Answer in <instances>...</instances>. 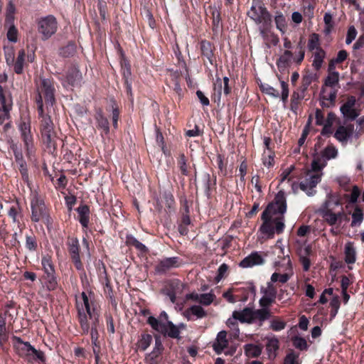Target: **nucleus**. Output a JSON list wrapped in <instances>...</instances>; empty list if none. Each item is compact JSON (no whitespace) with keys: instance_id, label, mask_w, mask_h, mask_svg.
<instances>
[{"instance_id":"393cba45","label":"nucleus","mask_w":364,"mask_h":364,"mask_svg":"<svg viewBox=\"0 0 364 364\" xmlns=\"http://www.w3.org/2000/svg\"><path fill=\"white\" fill-rule=\"evenodd\" d=\"M66 79L71 85H78L82 80V74L77 67L73 66L68 70Z\"/></svg>"},{"instance_id":"69168bd1","label":"nucleus","mask_w":364,"mask_h":364,"mask_svg":"<svg viewBox=\"0 0 364 364\" xmlns=\"http://www.w3.org/2000/svg\"><path fill=\"white\" fill-rule=\"evenodd\" d=\"M228 266L225 263L222 264L219 267V268L218 269L217 276L215 277V281L217 282H219L224 277L225 274L228 272Z\"/></svg>"},{"instance_id":"a878e982","label":"nucleus","mask_w":364,"mask_h":364,"mask_svg":"<svg viewBox=\"0 0 364 364\" xmlns=\"http://www.w3.org/2000/svg\"><path fill=\"white\" fill-rule=\"evenodd\" d=\"M200 50L202 55L206 58L210 64L213 65L214 61L213 45L209 41H202L200 42Z\"/></svg>"},{"instance_id":"c756f323","label":"nucleus","mask_w":364,"mask_h":364,"mask_svg":"<svg viewBox=\"0 0 364 364\" xmlns=\"http://www.w3.org/2000/svg\"><path fill=\"white\" fill-rule=\"evenodd\" d=\"M1 107H0V124H4L6 120L9 119L10 111L12 109V100H9V102L5 103H1Z\"/></svg>"},{"instance_id":"6e6d98bb","label":"nucleus","mask_w":364,"mask_h":364,"mask_svg":"<svg viewBox=\"0 0 364 364\" xmlns=\"http://www.w3.org/2000/svg\"><path fill=\"white\" fill-rule=\"evenodd\" d=\"M274 21L277 28L282 31L286 26V21L284 15L281 12H277Z\"/></svg>"},{"instance_id":"4d7b16f0","label":"nucleus","mask_w":364,"mask_h":364,"mask_svg":"<svg viewBox=\"0 0 364 364\" xmlns=\"http://www.w3.org/2000/svg\"><path fill=\"white\" fill-rule=\"evenodd\" d=\"M7 38L9 41L16 43L18 40V30L14 24L10 25L7 31Z\"/></svg>"},{"instance_id":"ddd939ff","label":"nucleus","mask_w":364,"mask_h":364,"mask_svg":"<svg viewBox=\"0 0 364 364\" xmlns=\"http://www.w3.org/2000/svg\"><path fill=\"white\" fill-rule=\"evenodd\" d=\"M261 292L263 294V296L259 300V306L270 309V306L276 299V289L271 283H268L266 288L261 289Z\"/></svg>"},{"instance_id":"473e14b6","label":"nucleus","mask_w":364,"mask_h":364,"mask_svg":"<svg viewBox=\"0 0 364 364\" xmlns=\"http://www.w3.org/2000/svg\"><path fill=\"white\" fill-rule=\"evenodd\" d=\"M245 353L247 356L251 358L258 357L262 353V348L255 344H246L244 346Z\"/></svg>"},{"instance_id":"ea45409f","label":"nucleus","mask_w":364,"mask_h":364,"mask_svg":"<svg viewBox=\"0 0 364 364\" xmlns=\"http://www.w3.org/2000/svg\"><path fill=\"white\" fill-rule=\"evenodd\" d=\"M339 73L336 71L330 72L325 80L326 87L333 88V87L338 84Z\"/></svg>"},{"instance_id":"338daca9","label":"nucleus","mask_w":364,"mask_h":364,"mask_svg":"<svg viewBox=\"0 0 364 364\" xmlns=\"http://www.w3.org/2000/svg\"><path fill=\"white\" fill-rule=\"evenodd\" d=\"M357 35L356 29L354 26L349 27L348 32H347V36L346 39V44L349 45L352 43L353 40H355Z\"/></svg>"},{"instance_id":"f8f14e48","label":"nucleus","mask_w":364,"mask_h":364,"mask_svg":"<svg viewBox=\"0 0 364 364\" xmlns=\"http://www.w3.org/2000/svg\"><path fill=\"white\" fill-rule=\"evenodd\" d=\"M356 99L354 96H349L346 102L341 107L340 110L346 119L354 120L360 114V110L355 109Z\"/></svg>"},{"instance_id":"5fc2aeb1","label":"nucleus","mask_w":364,"mask_h":364,"mask_svg":"<svg viewBox=\"0 0 364 364\" xmlns=\"http://www.w3.org/2000/svg\"><path fill=\"white\" fill-rule=\"evenodd\" d=\"M286 326V323L279 318H275L270 321V328L274 331L283 330Z\"/></svg>"},{"instance_id":"0e129e2a","label":"nucleus","mask_w":364,"mask_h":364,"mask_svg":"<svg viewBox=\"0 0 364 364\" xmlns=\"http://www.w3.org/2000/svg\"><path fill=\"white\" fill-rule=\"evenodd\" d=\"M111 105L112 108V122H113V127L116 129L117 128V121L119 119V110L116 105L114 100H111Z\"/></svg>"},{"instance_id":"f704fd0d","label":"nucleus","mask_w":364,"mask_h":364,"mask_svg":"<svg viewBox=\"0 0 364 364\" xmlns=\"http://www.w3.org/2000/svg\"><path fill=\"white\" fill-rule=\"evenodd\" d=\"M166 331L163 334H167L171 338H179L180 331L178 326H175L171 321L166 323Z\"/></svg>"},{"instance_id":"9b49d317","label":"nucleus","mask_w":364,"mask_h":364,"mask_svg":"<svg viewBox=\"0 0 364 364\" xmlns=\"http://www.w3.org/2000/svg\"><path fill=\"white\" fill-rule=\"evenodd\" d=\"M41 121V135L45 143L50 145L54 139L55 135L53 130V124L50 117L43 112Z\"/></svg>"},{"instance_id":"6ab92c4d","label":"nucleus","mask_w":364,"mask_h":364,"mask_svg":"<svg viewBox=\"0 0 364 364\" xmlns=\"http://www.w3.org/2000/svg\"><path fill=\"white\" fill-rule=\"evenodd\" d=\"M188 298L204 306H209L215 299V295L212 291L205 294L191 293Z\"/></svg>"},{"instance_id":"9d476101","label":"nucleus","mask_w":364,"mask_h":364,"mask_svg":"<svg viewBox=\"0 0 364 364\" xmlns=\"http://www.w3.org/2000/svg\"><path fill=\"white\" fill-rule=\"evenodd\" d=\"M322 175L323 173L307 172L305 180L299 183V188L308 196H313L314 189L321 181Z\"/></svg>"},{"instance_id":"1a4fd4ad","label":"nucleus","mask_w":364,"mask_h":364,"mask_svg":"<svg viewBox=\"0 0 364 364\" xmlns=\"http://www.w3.org/2000/svg\"><path fill=\"white\" fill-rule=\"evenodd\" d=\"M31 207L32 210L31 219L33 222H38L47 218V210L45 204L37 194L32 196Z\"/></svg>"},{"instance_id":"e2e57ef3","label":"nucleus","mask_w":364,"mask_h":364,"mask_svg":"<svg viewBox=\"0 0 364 364\" xmlns=\"http://www.w3.org/2000/svg\"><path fill=\"white\" fill-rule=\"evenodd\" d=\"M178 164L181 173L187 176L188 173V166L186 164V159L183 154H181L179 156Z\"/></svg>"},{"instance_id":"13d9d810","label":"nucleus","mask_w":364,"mask_h":364,"mask_svg":"<svg viewBox=\"0 0 364 364\" xmlns=\"http://www.w3.org/2000/svg\"><path fill=\"white\" fill-rule=\"evenodd\" d=\"M334 117V114L332 113H329L328 115V119L323 125V127L321 131V134L326 135L332 133L331 126H332V119Z\"/></svg>"},{"instance_id":"e433bc0d","label":"nucleus","mask_w":364,"mask_h":364,"mask_svg":"<svg viewBox=\"0 0 364 364\" xmlns=\"http://www.w3.org/2000/svg\"><path fill=\"white\" fill-rule=\"evenodd\" d=\"M267 351L269 357L274 358L276 357V351L279 348V341L277 338H271L268 341L266 346Z\"/></svg>"},{"instance_id":"09e8293b","label":"nucleus","mask_w":364,"mask_h":364,"mask_svg":"<svg viewBox=\"0 0 364 364\" xmlns=\"http://www.w3.org/2000/svg\"><path fill=\"white\" fill-rule=\"evenodd\" d=\"M8 337V333L6 326L5 318L0 316V346H2Z\"/></svg>"},{"instance_id":"c85d7f7f","label":"nucleus","mask_w":364,"mask_h":364,"mask_svg":"<svg viewBox=\"0 0 364 364\" xmlns=\"http://www.w3.org/2000/svg\"><path fill=\"white\" fill-rule=\"evenodd\" d=\"M78 213L79 221L80 224L84 227L87 228L89 223L90 219V208L87 205H82L77 208Z\"/></svg>"},{"instance_id":"2f4dec72","label":"nucleus","mask_w":364,"mask_h":364,"mask_svg":"<svg viewBox=\"0 0 364 364\" xmlns=\"http://www.w3.org/2000/svg\"><path fill=\"white\" fill-rule=\"evenodd\" d=\"M345 261L348 264L355 262V250L353 242H348L345 245Z\"/></svg>"},{"instance_id":"a211bd4d","label":"nucleus","mask_w":364,"mask_h":364,"mask_svg":"<svg viewBox=\"0 0 364 364\" xmlns=\"http://www.w3.org/2000/svg\"><path fill=\"white\" fill-rule=\"evenodd\" d=\"M214 95L218 93V100L220 99L222 92L225 95H228L230 92V87H229V78L224 77L223 79L217 77L214 83Z\"/></svg>"},{"instance_id":"412c9836","label":"nucleus","mask_w":364,"mask_h":364,"mask_svg":"<svg viewBox=\"0 0 364 364\" xmlns=\"http://www.w3.org/2000/svg\"><path fill=\"white\" fill-rule=\"evenodd\" d=\"M228 346L227 339V332L225 331H220L213 342V348L217 354L221 353Z\"/></svg>"},{"instance_id":"4468645a","label":"nucleus","mask_w":364,"mask_h":364,"mask_svg":"<svg viewBox=\"0 0 364 364\" xmlns=\"http://www.w3.org/2000/svg\"><path fill=\"white\" fill-rule=\"evenodd\" d=\"M179 266L180 262L178 257H166L159 262V263L155 266V271L160 274H166L171 269Z\"/></svg>"},{"instance_id":"7ed1b4c3","label":"nucleus","mask_w":364,"mask_h":364,"mask_svg":"<svg viewBox=\"0 0 364 364\" xmlns=\"http://www.w3.org/2000/svg\"><path fill=\"white\" fill-rule=\"evenodd\" d=\"M37 92L38 96L36 101L38 105V114L43 115V99L47 108L53 107L55 102V88L53 82L50 79L41 78L39 82L37 83Z\"/></svg>"},{"instance_id":"2eb2a0df","label":"nucleus","mask_w":364,"mask_h":364,"mask_svg":"<svg viewBox=\"0 0 364 364\" xmlns=\"http://www.w3.org/2000/svg\"><path fill=\"white\" fill-rule=\"evenodd\" d=\"M272 317L270 309L260 307L255 309L252 308V323H257L259 326H262L264 321L269 320Z\"/></svg>"},{"instance_id":"bf43d9fd","label":"nucleus","mask_w":364,"mask_h":364,"mask_svg":"<svg viewBox=\"0 0 364 364\" xmlns=\"http://www.w3.org/2000/svg\"><path fill=\"white\" fill-rule=\"evenodd\" d=\"M290 276L285 273V274H278L277 272H274L271 276V282H276L279 281V282L284 284L287 282V281L289 279Z\"/></svg>"},{"instance_id":"37998d69","label":"nucleus","mask_w":364,"mask_h":364,"mask_svg":"<svg viewBox=\"0 0 364 364\" xmlns=\"http://www.w3.org/2000/svg\"><path fill=\"white\" fill-rule=\"evenodd\" d=\"M41 263L47 276H52L54 274V267L49 256L43 257Z\"/></svg>"},{"instance_id":"f3484780","label":"nucleus","mask_w":364,"mask_h":364,"mask_svg":"<svg viewBox=\"0 0 364 364\" xmlns=\"http://www.w3.org/2000/svg\"><path fill=\"white\" fill-rule=\"evenodd\" d=\"M337 90L331 87H323L321 92V106L330 107L335 102Z\"/></svg>"},{"instance_id":"f257e3e1","label":"nucleus","mask_w":364,"mask_h":364,"mask_svg":"<svg viewBox=\"0 0 364 364\" xmlns=\"http://www.w3.org/2000/svg\"><path fill=\"white\" fill-rule=\"evenodd\" d=\"M287 210V200L285 193L279 191L274 198V201L269 203L262 214L263 221L259 230L262 233L267 235L269 237H273L274 234V228L272 226L273 217L277 215H284Z\"/></svg>"},{"instance_id":"49530a36","label":"nucleus","mask_w":364,"mask_h":364,"mask_svg":"<svg viewBox=\"0 0 364 364\" xmlns=\"http://www.w3.org/2000/svg\"><path fill=\"white\" fill-rule=\"evenodd\" d=\"M152 342V337L149 334H143L138 341V347L141 350H146Z\"/></svg>"},{"instance_id":"dca6fc26","label":"nucleus","mask_w":364,"mask_h":364,"mask_svg":"<svg viewBox=\"0 0 364 364\" xmlns=\"http://www.w3.org/2000/svg\"><path fill=\"white\" fill-rule=\"evenodd\" d=\"M207 316V311L200 305L191 306L185 311V316L189 321L203 318Z\"/></svg>"},{"instance_id":"de8ad7c7","label":"nucleus","mask_w":364,"mask_h":364,"mask_svg":"<svg viewBox=\"0 0 364 364\" xmlns=\"http://www.w3.org/2000/svg\"><path fill=\"white\" fill-rule=\"evenodd\" d=\"M76 52V46L73 43H69L67 46L60 49V55L65 58L73 56Z\"/></svg>"},{"instance_id":"c03bdc74","label":"nucleus","mask_w":364,"mask_h":364,"mask_svg":"<svg viewBox=\"0 0 364 364\" xmlns=\"http://www.w3.org/2000/svg\"><path fill=\"white\" fill-rule=\"evenodd\" d=\"M283 364H301L299 353L294 350L289 352L284 357Z\"/></svg>"},{"instance_id":"b1692460","label":"nucleus","mask_w":364,"mask_h":364,"mask_svg":"<svg viewBox=\"0 0 364 364\" xmlns=\"http://www.w3.org/2000/svg\"><path fill=\"white\" fill-rule=\"evenodd\" d=\"M19 129L21 131L23 140L25 143V146L27 151H29L31 147L32 146L30 125L28 123L23 122L19 124Z\"/></svg>"},{"instance_id":"680f3d73","label":"nucleus","mask_w":364,"mask_h":364,"mask_svg":"<svg viewBox=\"0 0 364 364\" xmlns=\"http://www.w3.org/2000/svg\"><path fill=\"white\" fill-rule=\"evenodd\" d=\"M26 247L30 251H34L37 248V242L34 235H27L26 240Z\"/></svg>"},{"instance_id":"603ef678","label":"nucleus","mask_w":364,"mask_h":364,"mask_svg":"<svg viewBox=\"0 0 364 364\" xmlns=\"http://www.w3.org/2000/svg\"><path fill=\"white\" fill-rule=\"evenodd\" d=\"M338 154L337 149L331 146L326 147L322 151V156L326 160H330L336 157Z\"/></svg>"},{"instance_id":"423d86ee","label":"nucleus","mask_w":364,"mask_h":364,"mask_svg":"<svg viewBox=\"0 0 364 364\" xmlns=\"http://www.w3.org/2000/svg\"><path fill=\"white\" fill-rule=\"evenodd\" d=\"M237 321L242 323H252V307H245L242 310L234 311L232 317L229 318L226 324L229 328L235 329L237 333H240L237 326Z\"/></svg>"},{"instance_id":"8fccbe9b","label":"nucleus","mask_w":364,"mask_h":364,"mask_svg":"<svg viewBox=\"0 0 364 364\" xmlns=\"http://www.w3.org/2000/svg\"><path fill=\"white\" fill-rule=\"evenodd\" d=\"M351 226L359 225L363 220V213L360 208H356L352 214Z\"/></svg>"},{"instance_id":"774afa93","label":"nucleus","mask_w":364,"mask_h":364,"mask_svg":"<svg viewBox=\"0 0 364 364\" xmlns=\"http://www.w3.org/2000/svg\"><path fill=\"white\" fill-rule=\"evenodd\" d=\"M163 199L165 201L166 205L168 208H171L174 204V199L173 195L170 192L165 191L163 193Z\"/></svg>"},{"instance_id":"39448f33","label":"nucleus","mask_w":364,"mask_h":364,"mask_svg":"<svg viewBox=\"0 0 364 364\" xmlns=\"http://www.w3.org/2000/svg\"><path fill=\"white\" fill-rule=\"evenodd\" d=\"M12 341L16 352L21 357L26 358L29 361L39 360L43 362L45 360L44 353L34 348L29 342H24L18 336H13Z\"/></svg>"},{"instance_id":"79ce46f5","label":"nucleus","mask_w":364,"mask_h":364,"mask_svg":"<svg viewBox=\"0 0 364 364\" xmlns=\"http://www.w3.org/2000/svg\"><path fill=\"white\" fill-rule=\"evenodd\" d=\"M126 243L128 245H132L135 247L137 250L141 252H146L147 249L144 245L138 241L133 235H128L126 237Z\"/></svg>"},{"instance_id":"a18cd8bd","label":"nucleus","mask_w":364,"mask_h":364,"mask_svg":"<svg viewBox=\"0 0 364 364\" xmlns=\"http://www.w3.org/2000/svg\"><path fill=\"white\" fill-rule=\"evenodd\" d=\"M68 250L71 258L79 256V242L77 238H72L68 242Z\"/></svg>"},{"instance_id":"20e7f679","label":"nucleus","mask_w":364,"mask_h":364,"mask_svg":"<svg viewBox=\"0 0 364 364\" xmlns=\"http://www.w3.org/2000/svg\"><path fill=\"white\" fill-rule=\"evenodd\" d=\"M247 16L255 23L262 25L263 28H260V33L263 36L265 35V30H268L272 26V16L267 8L262 4L256 3L252 4L247 12Z\"/></svg>"},{"instance_id":"7c9ffc66","label":"nucleus","mask_w":364,"mask_h":364,"mask_svg":"<svg viewBox=\"0 0 364 364\" xmlns=\"http://www.w3.org/2000/svg\"><path fill=\"white\" fill-rule=\"evenodd\" d=\"M326 53L323 49H318V51L313 52L312 54V66L316 70H318L323 63Z\"/></svg>"},{"instance_id":"aec40b11","label":"nucleus","mask_w":364,"mask_h":364,"mask_svg":"<svg viewBox=\"0 0 364 364\" xmlns=\"http://www.w3.org/2000/svg\"><path fill=\"white\" fill-rule=\"evenodd\" d=\"M354 126L348 124L346 126H340L335 132L334 136L341 142H346L353 135Z\"/></svg>"},{"instance_id":"052dcab7","label":"nucleus","mask_w":364,"mask_h":364,"mask_svg":"<svg viewBox=\"0 0 364 364\" xmlns=\"http://www.w3.org/2000/svg\"><path fill=\"white\" fill-rule=\"evenodd\" d=\"M261 89L263 92L266 93L267 95H269L270 96H272L274 97H279V92L274 89L273 87L269 85H261Z\"/></svg>"},{"instance_id":"a19ab883","label":"nucleus","mask_w":364,"mask_h":364,"mask_svg":"<svg viewBox=\"0 0 364 364\" xmlns=\"http://www.w3.org/2000/svg\"><path fill=\"white\" fill-rule=\"evenodd\" d=\"M293 58L292 53L289 50L284 51V54L280 56L277 60V65L279 68H286L291 62Z\"/></svg>"},{"instance_id":"c9c22d12","label":"nucleus","mask_w":364,"mask_h":364,"mask_svg":"<svg viewBox=\"0 0 364 364\" xmlns=\"http://www.w3.org/2000/svg\"><path fill=\"white\" fill-rule=\"evenodd\" d=\"M96 120L97 122L98 128L102 129L105 134H107L109 132V122L107 118H105L102 112H99L96 115Z\"/></svg>"},{"instance_id":"864d4df0","label":"nucleus","mask_w":364,"mask_h":364,"mask_svg":"<svg viewBox=\"0 0 364 364\" xmlns=\"http://www.w3.org/2000/svg\"><path fill=\"white\" fill-rule=\"evenodd\" d=\"M292 342L294 346L301 350L307 349V342L304 338L296 336L292 339Z\"/></svg>"},{"instance_id":"5701e85b","label":"nucleus","mask_w":364,"mask_h":364,"mask_svg":"<svg viewBox=\"0 0 364 364\" xmlns=\"http://www.w3.org/2000/svg\"><path fill=\"white\" fill-rule=\"evenodd\" d=\"M311 253V247L310 245H304L299 251V260L302 264L303 269L305 272L309 271L311 266V262L309 259V256Z\"/></svg>"},{"instance_id":"3c124183","label":"nucleus","mask_w":364,"mask_h":364,"mask_svg":"<svg viewBox=\"0 0 364 364\" xmlns=\"http://www.w3.org/2000/svg\"><path fill=\"white\" fill-rule=\"evenodd\" d=\"M284 218L283 215H280L279 217L274 218L272 222L275 224L274 233L280 234L283 232L284 228Z\"/></svg>"},{"instance_id":"bb28decb","label":"nucleus","mask_w":364,"mask_h":364,"mask_svg":"<svg viewBox=\"0 0 364 364\" xmlns=\"http://www.w3.org/2000/svg\"><path fill=\"white\" fill-rule=\"evenodd\" d=\"M14 155L17 164L18 165L19 171L22 175V178L25 181H28V175L27 173L26 164L23 159L22 153L17 150V149H14Z\"/></svg>"},{"instance_id":"0eeeda50","label":"nucleus","mask_w":364,"mask_h":364,"mask_svg":"<svg viewBox=\"0 0 364 364\" xmlns=\"http://www.w3.org/2000/svg\"><path fill=\"white\" fill-rule=\"evenodd\" d=\"M58 23L53 15L41 18L38 21V30L42 35V39L47 40L57 31Z\"/></svg>"},{"instance_id":"72a5a7b5","label":"nucleus","mask_w":364,"mask_h":364,"mask_svg":"<svg viewBox=\"0 0 364 364\" xmlns=\"http://www.w3.org/2000/svg\"><path fill=\"white\" fill-rule=\"evenodd\" d=\"M147 322L155 331L161 333L166 331V323L163 322L161 320L157 319L154 316H149Z\"/></svg>"},{"instance_id":"cd10ccee","label":"nucleus","mask_w":364,"mask_h":364,"mask_svg":"<svg viewBox=\"0 0 364 364\" xmlns=\"http://www.w3.org/2000/svg\"><path fill=\"white\" fill-rule=\"evenodd\" d=\"M164 350L162 342L159 336H155L154 348L152 352L149 355V358L151 360V364L156 362L157 358L161 354Z\"/></svg>"},{"instance_id":"6e6552de","label":"nucleus","mask_w":364,"mask_h":364,"mask_svg":"<svg viewBox=\"0 0 364 364\" xmlns=\"http://www.w3.org/2000/svg\"><path fill=\"white\" fill-rule=\"evenodd\" d=\"M321 213L325 221L329 225H341L343 221H348L349 218L346 213L341 209V210L334 213L331 208H328V203L326 202L325 207L321 210Z\"/></svg>"},{"instance_id":"4c0bfd02","label":"nucleus","mask_w":364,"mask_h":364,"mask_svg":"<svg viewBox=\"0 0 364 364\" xmlns=\"http://www.w3.org/2000/svg\"><path fill=\"white\" fill-rule=\"evenodd\" d=\"M308 49L310 51L314 52L318 51V49H322L320 47V42H319V36L317 33H312L309 39L308 45H307Z\"/></svg>"},{"instance_id":"58836bf2","label":"nucleus","mask_w":364,"mask_h":364,"mask_svg":"<svg viewBox=\"0 0 364 364\" xmlns=\"http://www.w3.org/2000/svg\"><path fill=\"white\" fill-rule=\"evenodd\" d=\"M25 56L26 53L24 50H20L18 53L16 61L14 64V71L17 74H21L23 72Z\"/></svg>"},{"instance_id":"4be33fe9","label":"nucleus","mask_w":364,"mask_h":364,"mask_svg":"<svg viewBox=\"0 0 364 364\" xmlns=\"http://www.w3.org/2000/svg\"><path fill=\"white\" fill-rule=\"evenodd\" d=\"M263 263L264 259L262 256L257 252H254L243 259L240 262V266L242 268H248L255 265H259Z\"/></svg>"},{"instance_id":"f03ea898","label":"nucleus","mask_w":364,"mask_h":364,"mask_svg":"<svg viewBox=\"0 0 364 364\" xmlns=\"http://www.w3.org/2000/svg\"><path fill=\"white\" fill-rule=\"evenodd\" d=\"M79 321L85 333H88L90 327L99 322V315L95 309L91 310L89 299L85 292L76 300Z\"/></svg>"}]
</instances>
